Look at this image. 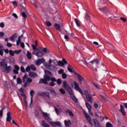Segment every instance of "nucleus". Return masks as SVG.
I'll return each mask as SVG.
<instances>
[{
	"label": "nucleus",
	"mask_w": 127,
	"mask_h": 127,
	"mask_svg": "<svg viewBox=\"0 0 127 127\" xmlns=\"http://www.w3.org/2000/svg\"><path fill=\"white\" fill-rule=\"evenodd\" d=\"M31 46L33 48V50L34 51L33 52V54L34 55H36L37 57H39V58L42 57L43 56H44V53L42 52V51H40L39 49L36 48V46H34L33 45H31Z\"/></svg>",
	"instance_id": "f257e3e1"
},
{
	"label": "nucleus",
	"mask_w": 127,
	"mask_h": 127,
	"mask_svg": "<svg viewBox=\"0 0 127 127\" xmlns=\"http://www.w3.org/2000/svg\"><path fill=\"white\" fill-rule=\"evenodd\" d=\"M23 83H24L23 87L26 88L27 86L30 85V83H32V79L28 77L27 75H24L22 77Z\"/></svg>",
	"instance_id": "f03ea898"
},
{
	"label": "nucleus",
	"mask_w": 127,
	"mask_h": 127,
	"mask_svg": "<svg viewBox=\"0 0 127 127\" xmlns=\"http://www.w3.org/2000/svg\"><path fill=\"white\" fill-rule=\"evenodd\" d=\"M84 95L87 102H90V103H93V97L96 96L95 94H93V95L90 94L87 90L84 91Z\"/></svg>",
	"instance_id": "7ed1b4c3"
},
{
	"label": "nucleus",
	"mask_w": 127,
	"mask_h": 127,
	"mask_svg": "<svg viewBox=\"0 0 127 127\" xmlns=\"http://www.w3.org/2000/svg\"><path fill=\"white\" fill-rule=\"evenodd\" d=\"M44 66L47 69H49L51 71H55L56 70V67H55L54 65H51L47 64V63H44Z\"/></svg>",
	"instance_id": "20e7f679"
},
{
	"label": "nucleus",
	"mask_w": 127,
	"mask_h": 127,
	"mask_svg": "<svg viewBox=\"0 0 127 127\" xmlns=\"http://www.w3.org/2000/svg\"><path fill=\"white\" fill-rule=\"evenodd\" d=\"M73 84L74 85L75 88L76 89V90H77V91H78V92H79V93H80L81 95H84V92H83V91L82 90V89H81V88L79 86V83H78L76 81H74Z\"/></svg>",
	"instance_id": "39448f33"
},
{
	"label": "nucleus",
	"mask_w": 127,
	"mask_h": 127,
	"mask_svg": "<svg viewBox=\"0 0 127 127\" xmlns=\"http://www.w3.org/2000/svg\"><path fill=\"white\" fill-rule=\"evenodd\" d=\"M44 79H41L40 80V83H43L44 84H48L47 81H50V77L47 75H44Z\"/></svg>",
	"instance_id": "423d86ee"
},
{
	"label": "nucleus",
	"mask_w": 127,
	"mask_h": 127,
	"mask_svg": "<svg viewBox=\"0 0 127 127\" xmlns=\"http://www.w3.org/2000/svg\"><path fill=\"white\" fill-rule=\"evenodd\" d=\"M83 114L85 115V118L87 120L88 122L90 124V125H91V126H93L94 124L92 123V118H91V117L88 115V113H87L85 110H83Z\"/></svg>",
	"instance_id": "0eeeda50"
},
{
	"label": "nucleus",
	"mask_w": 127,
	"mask_h": 127,
	"mask_svg": "<svg viewBox=\"0 0 127 127\" xmlns=\"http://www.w3.org/2000/svg\"><path fill=\"white\" fill-rule=\"evenodd\" d=\"M42 114L45 120H47V121H48V122H50V121H52V119L50 117V115H49V114L45 112H42Z\"/></svg>",
	"instance_id": "6e6552de"
},
{
	"label": "nucleus",
	"mask_w": 127,
	"mask_h": 127,
	"mask_svg": "<svg viewBox=\"0 0 127 127\" xmlns=\"http://www.w3.org/2000/svg\"><path fill=\"white\" fill-rule=\"evenodd\" d=\"M38 95L41 97H48V98H50V95L49 92H43L42 93H38Z\"/></svg>",
	"instance_id": "1a4fd4ad"
},
{
	"label": "nucleus",
	"mask_w": 127,
	"mask_h": 127,
	"mask_svg": "<svg viewBox=\"0 0 127 127\" xmlns=\"http://www.w3.org/2000/svg\"><path fill=\"white\" fill-rule=\"evenodd\" d=\"M50 125L52 126V127H61L62 124L60 122H50Z\"/></svg>",
	"instance_id": "9d476101"
},
{
	"label": "nucleus",
	"mask_w": 127,
	"mask_h": 127,
	"mask_svg": "<svg viewBox=\"0 0 127 127\" xmlns=\"http://www.w3.org/2000/svg\"><path fill=\"white\" fill-rule=\"evenodd\" d=\"M3 71L6 73H9L12 68L10 66H7V64H5V66L3 68Z\"/></svg>",
	"instance_id": "9b49d317"
},
{
	"label": "nucleus",
	"mask_w": 127,
	"mask_h": 127,
	"mask_svg": "<svg viewBox=\"0 0 127 127\" xmlns=\"http://www.w3.org/2000/svg\"><path fill=\"white\" fill-rule=\"evenodd\" d=\"M45 63V59L44 58L40 59L39 60H37L35 62L36 65L37 66H39L41 64Z\"/></svg>",
	"instance_id": "f8f14e48"
},
{
	"label": "nucleus",
	"mask_w": 127,
	"mask_h": 127,
	"mask_svg": "<svg viewBox=\"0 0 127 127\" xmlns=\"http://www.w3.org/2000/svg\"><path fill=\"white\" fill-rule=\"evenodd\" d=\"M28 75L31 78H36V77H38V76L36 72H34L33 71H30L28 73Z\"/></svg>",
	"instance_id": "ddd939ff"
},
{
	"label": "nucleus",
	"mask_w": 127,
	"mask_h": 127,
	"mask_svg": "<svg viewBox=\"0 0 127 127\" xmlns=\"http://www.w3.org/2000/svg\"><path fill=\"white\" fill-rule=\"evenodd\" d=\"M67 61H66V60L65 59H63V62L61 61H59L58 66H62V67H63L64 66V65H65V64H67Z\"/></svg>",
	"instance_id": "4468645a"
},
{
	"label": "nucleus",
	"mask_w": 127,
	"mask_h": 127,
	"mask_svg": "<svg viewBox=\"0 0 127 127\" xmlns=\"http://www.w3.org/2000/svg\"><path fill=\"white\" fill-rule=\"evenodd\" d=\"M74 75L77 77L78 79L79 80L80 83L82 84V81H84V78L78 73H74Z\"/></svg>",
	"instance_id": "2eb2a0df"
},
{
	"label": "nucleus",
	"mask_w": 127,
	"mask_h": 127,
	"mask_svg": "<svg viewBox=\"0 0 127 127\" xmlns=\"http://www.w3.org/2000/svg\"><path fill=\"white\" fill-rule=\"evenodd\" d=\"M17 38V34L15 33L12 35L11 37H10L9 39L10 40V41H12V42H14V41H15V39H16Z\"/></svg>",
	"instance_id": "dca6fc26"
},
{
	"label": "nucleus",
	"mask_w": 127,
	"mask_h": 127,
	"mask_svg": "<svg viewBox=\"0 0 127 127\" xmlns=\"http://www.w3.org/2000/svg\"><path fill=\"white\" fill-rule=\"evenodd\" d=\"M35 93V92H34L33 90H31L30 92V95L31 96V101L30 103V106H31L32 105L33 95H34Z\"/></svg>",
	"instance_id": "f3484780"
},
{
	"label": "nucleus",
	"mask_w": 127,
	"mask_h": 127,
	"mask_svg": "<svg viewBox=\"0 0 127 127\" xmlns=\"http://www.w3.org/2000/svg\"><path fill=\"white\" fill-rule=\"evenodd\" d=\"M63 84V87L64 89H65V90H66L67 89H68V88L70 87V86L68 85V82L66 80L64 81Z\"/></svg>",
	"instance_id": "a211bd4d"
},
{
	"label": "nucleus",
	"mask_w": 127,
	"mask_h": 127,
	"mask_svg": "<svg viewBox=\"0 0 127 127\" xmlns=\"http://www.w3.org/2000/svg\"><path fill=\"white\" fill-rule=\"evenodd\" d=\"M18 70H19V67L17 65H15L14 69L13 70V72L14 74H18Z\"/></svg>",
	"instance_id": "6ab92c4d"
},
{
	"label": "nucleus",
	"mask_w": 127,
	"mask_h": 127,
	"mask_svg": "<svg viewBox=\"0 0 127 127\" xmlns=\"http://www.w3.org/2000/svg\"><path fill=\"white\" fill-rule=\"evenodd\" d=\"M93 122L94 123V126L95 127H101V126L100 125V123H99V122L96 119H93Z\"/></svg>",
	"instance_id": "aec40b11"
},
{
	"label": "nucleus",
	"mask_w": 127,
	"mask_h": 127,
	"mask_svg": "<svg viewBox=\"0 0 127 127\" xmlns=\"http://www.w3.org/2000/svg\"><path fill=\"white\" fill-rule=\"evenodd\" d=\"M54 26L57 30H59L60 32H61V26L59 24L55 23Z\"/></svg>",
	"instance_id": "412c9836"
},
{
	"label": "nucleus",
	"mask_w": 127,
	"mask_h": 127,
	"mask_svg": "<svg viewBox=\"0 0 127 127\" xmlns=\"http://www.w3.org/2000/svg\"><path fill=\"white\" fill-rule=\"evenodd\" d=\"M120 112L123 114L124 116H126V111H125V108H124V106L123 105H120Z\"/></svg>",
	"instance_id": "4be33fe9"
},
{
	"label": "nucleus",
	"mask_w": 127,
	"mask_h": 127,
	"mask_svg": "<svg viewBox=\"0 0 127 127\" xmlns=\"http://www.w3.org/2000/svg\"><path fill=\"white\" fill-rule=\"evenodd\" d=\"M11 121V115L9 112L7 113L6 121L10 122Z\"/></svg>",
	"instance_id": "5701e85b"
},
{
	"label": "nucleus",
	"mask_w": 127,
	"mask_h": 127,
	"mask_svg": "<svg viewBox=\"0 0 127 127\" xmlns=\"http://www.w3.org/2000/svg\"><path fill=\"white\" fill-rule=\"evenodd\" d=\"M66 91H67L68 94H69L70 96H71L72 95H74V92L73 90H72V89L70 87H69L67 89H66Z\"/></svg>",
	"instance_id": "b1692460"
},
{
	"label": "nucleus",
	"mask_w": 127,
	"mask_h": 127,
	"mask_svg": "<svg viewBox=\"0 0 127 127\" xmlns=\"http://www.w3.org/2000/svg\"><path fill=\"white\" fill-rule=\"evenodd\" d=\"M7 64H5V61L3 59L2 61L0 62V65L1 67H2V68L4 67L5 65H7Z\"/></svg>",
	"instance_id": "393cba45"
},
{
	"label": "nucleus",
	"mask_w": 127,
	"mask_h": 127,
	"mask_svg": "<svg viewBox=\"0 0 127 127\" xmlns=\"http://www.w3.org/2000/svg\"><path fill=\"white\" fill-rule=\"evenodd\" d=\"M45 73L46 75L45 76H48V77H52L53 75H52V73L48 70H45Z\"/></svg>",
	"instance_id": "a878e982"
},
{
	"label": "nucleus",
	"mask_w": 127,
	"mask_h": 127,
	"mask_svg": "<svg viewBox=\"0 0 127 127\" xmlns=\"http://www.w3.org/2000/svg\"><path fill=\"white\" fill-rule=\"evenodd\" d=\"M55 110L58 116H59V115H60V113L62 112V110H61V109H58L56 107H55Z\"/></svg>",
	"instance_id": "bb28decb"
},
{
	"label": "nucleus",
	"mask_w": 127,
	"mask_h": 127,
	"mask_svg": "<svg viewBox=\"0 0 127 127\" xmlns=\"http://www.w3.org/2000/svg\"><path fill=\"white\" fill-rule=\"evenodd\" d=\"M24 11H23L21 13V15L24 17V18H26L27 17V16L26 15V10H25V8L23 7Z\"/></svg>",
	"instance_id": "cd10ccee"
},
{
	"label": "nucleus",
	"mask_w": 127,
	"mask_h": 127,
	"mask_svg": "<svg viewBox=\"0 0 127 127\" xmlns=\"http://www.w3.org/2000/svg\"><path fill=\"white\" fill-rule=\"evenodd\" d=\"M85 12V14L84 16L85 18L86 19V20H89L91 18V16H90V15L89 14V12Z\"/></svg>",
	"instance_id": "c85d7f7f"
},
{
	"label": "nucleus",
	"mask_w": 127,
	"mask_h": 127,
	"mask_svg": "<svg viewBox=\"0 0 127 127\" xmlns=\"http://www.w3.org/2000/svg\"><path fill=\"white\" fill-rule=\"evenodd\" d=\"M26 56L29 60L32 58V55H31V53L29 51L27 52V55Z\"/></svg>",
	"instance_id": "c756f323"
},
{
	"label": "nucleus",
	"mask_w": 127,
	"mask_h": 127,
	"mask_svg": "<svg viewBox=\"0 0 127 127\" xmlns=\"http://www.w3.org/2000/svg\"><path fill=\"white\" fill-rule=\"evenodd\" d=\"M70 98L72 99V100H73L74 102H75V103H78V99H77L76 97L74 96V94H72L71 95H70Z\"/></svg>",
	"instance_id": "7c9ffc66"
},
{
	"label": "nucleus",
	"mask_w": 127,
	"mask_h": 127,
	"mask_svg": "<svg viewBox=\"0 0 127 127\" xmlns=\"http://www.w3.org/2000/svg\"><path fill=\"white\" fill-rule=\"evenodd\" d=\"M51 93L54 96V97H56L57 95H58V93H57L56 92H55V90L53 89H50Z\"/></svg>",
	"instance_id": "2f4dec72"
},
{
	"label": "nucleus",
	"mask_w": 127,
	"mask_h": 127,
	"mask_svg": "<svg viewBox=\"0 0 127 127\" xmlns=\"http://www.w3.org/2000/svg\"><path fill=\"white\" fill-rule=\"evenodd\" d=\"M42 126L43 127H50V126L49 125L47 124L44 121H42Z\"/></svg>",
	"instance_id": "473e14b6"
},
{
	"label": "nucleus",
	"mask_w": 127,
	"mask_h": 127,
	"mask_svg": "<svg viewBox=\"0 0 127 127\" xmlns=\"http://www.w3.org/2000/svg\"><path fill=\"white\" fill-rule=\"evenodd\" d=\"M90 63L91 64H94V63H95L96 64H99V60H98V59H94V60H93V61H91V62H90Z\"/></svg>",
	"instance_id": "72a5a7b5"
},
{
	"label": "nucleus",
	"mask_w": 127,
	"mask_h": 127,
	"mask_svg": "<svg viewBox=\"0 0 127 127\" xmlns=\"http://www.w3.org/2000/svg\"><path fill=\"white\" fill-rule=\"evenodd\" d=\"M65 113H66V114H68V115L70 116V117H74V114H73V113L72 112V111H69V110H66L65 111Z\"/></svg>",
	"instance_id": "f704fd0d"
},
{
	"label": "nucleus",
	"mask_w": 127,
	"mask_h": 127,
	"mask_svg": "<svg viewBox=\"0 0 127 127\" xmlns=\"http://www.w3.org/2000/svg\"><path fill=\"white\" fill-rule=\"evenodd\" d=\"M42 51L44 52L46 54H47L48 53H50V52L46 48H43Z\"/></svg>",
	"instance_id": "c9c22d12"
},
{
	"label": "nucleus",
	"mask_w": 127,
	"mask_h": 127,
	"mask_svg": "<svg viewBox=\"0 0 127 127\" xmlns=\"http://www.w3.org/2000/svg\"><path fill=\"white\" fill-rule=\"evenodd\" d=\"M5 86L7 89H10V84L9 82L5 81Z\"/></svg>",
	"instance_id": "e433bc0d"
},
{
	"label": "nucleus",
	"mask_w": 127,
	"mask_h": 127,
	"mask_svg": "<svg viewBox=\"0 0 127 127\" xmlns=\"http://www.w3.org/2000/svg\"><path fill=\"white\" fill-rule=\"evenodd\" d=\"M30 67L31 70H33V71H36V67H35V65H34V64H31L30 65Z\"/></svg>",
	"instance_id": "4c0bfd02"
},
{
	"label": "nucleus",
	"mask_w": 127,
	"mask_h": 127,
	"mask_svg": "<svg viewBox=\"0 0 127 127\" xmlns=\"http://www.w3.org/2000/svg\"><path fill=\"white\" fill-rule=\"evenodd\" d=\"M53 63L55 65H56V66H58L59 65V62L57 60H54L53 61Z\"/></svg>",
	"instance_id": "58836bf2"
},
{
	"label": "nucleus",
	"mask_w": 127,
	"mask_h": 127,
	"mask_svg": "<svg viewBox=\"0 0 127 127\" xmlns=\"http://www.w3.org/2000/svg\"><path fill=\"white\" fill-rule=\"evenodd\" d=\"M85 105L88 110H91V109H92V107L89 104V103L86 102Z\"/></svg>",
	"instance_id": "ea45409f"
},
{
	"label": "nucleus",
	"mask_w": 127,
	"mask_h": 127,
	"mask_svg": "<svg viewBox=\"0 0 127 127\" xmlns=\"http://www.w3.org/2000/svg\"><path fill=\"white\" fill-rule=\"evenodd\" d=\"M74 20L77 26H78V27H80V24L79 23V21L78 20V19L75 18Z\"/></svg>",
	"instance_id": "a19ab883"
},
{
	"label": "nucleus",
	"mask_w": 127,
	"mask_h": 127,
	"mask_svg": "<svg viewBox=\"0 0 127 127\" xmlns=\"http://www.w3.org/2000/svg\"><path fill=\"white\" fill-rule=\"evenodd\" d=\"M56 82L58 85H61L62 84V80L60 78L58 79Z\"/></svg>",
	"instance_id": "79ce46f5"
},
{
	"label": "nucleus",
	"mask_w": 127,
	"mask_h": 127,
	"mask_svg": "<svg viewBox=\"0 0 127 127\" xmlns=\"http://www.w3.org/2000/svg\"><path fill=\"white\" fill-rule=\"evenodd\" d=\"M16 81H17V84H21V83H22V80H21V79L19 78H17L16 79Z\"/></svg>",
	"instance_id": "37998d69"
},
{
	"label": "nucleus",
	"mask_w": 127,
	"mask_h": 127,
	"mask_svg": "<svg viewBox=\"0 0 127 127\" xmlns=\"http://www.w3.org/2000/svg\"><path fill=\"white\" fill-rule=\"evenodd\" d=\"M20 43H21V40H20V37H19L18 40L16 41V45H19Z\"/></svg>",
	"instance_id": "c03bdc74"
},
{
	"label": "nucleus",
	"mask_w": 127,
	"mask_h": 127,
	"mask_svg": "<svg viewBox=\"0 0 127 127\" xmlns=\"http://www.w3.org/2000/svg\"><path fill=\"white\" fill-rule=\"evenodd\" d=\"M9 54L11 56H14V51L12 50L9 51Z\"/></svg>",
	"instance_id": "a18cd8bd"
},
{
	"label": "nucleus",
	"mask_w": 127,
	"mask_h": 127,
	"mask_svg": "<svg viewBox=\"0 0 127 127\" xmlns=\"http://www.w3.org/2000/svg\"><path fill=\"white\" fill-rule=\"evenodd\" d=\"M45 24L47 26H51V25H52V24H51V22H49V21H46Z\"/></svg>",
	"instance_id": "49530a36"
},
{
	"label": "nucleus",
	"mask_w": 127,
	"mask_h": 127,
	"mask_svg": "<svg viewBox=\"0 0 127 127\" xmlns=\"http://www.w3.org/2000/svg\"><path fill=\"white\" fill-rule=\"evenodd\" d=\"M60 91L61 93L63 94V95H65L66 92H65V90L63 88H61L60 89Z\"/></svg>",
	"instance_id": "de8ad7c7"
},
{
	"label": "nucleus",
	"mask_w": 127,
	"mask_h": 127,
	"mask_svg": "<svg viewBox=\"0 0 127 127\" xmlns=\"http://www.w3.org/2000/svg\"><path fill=\"white\" fill-rule=\"evenodd\" d=\"M20 52H21V50H20V49L18 50H15V51H14V53L15 54H19V53H20Z\"/></svg>",
	"instance_id": "09e8293b"
},
{
	"label": "nucleus",
	"mask_w": 127,
	"mask_h": 127,
	"mask_svg": "<svg viewBox=\"0 0 127 127\" xmlns=\"http://www.w3.org/2000/svg\"><path fill=\"white\" fill-rule=\"evenodd\" d=\"M71 68H72V66L69 65V67H67L68 71H69V72H70V73H73V70H72Z\"/></svg>",
	"instance_id": "8fccbe9b"
},
{
	"label": "nucleus",
	"mask_w": 127,
	"mask_h": 127,
	"mask_svg": "<svg viewBox=\"0 0 127 127\" xmlns=\"http://www.w3.org/2000/svg\"><path fill=\"white\" fill-rule=\"evenodd\" d=\"M11 3H12L14 7H16V6H17V2H16V1H13L11 2Z\"/></svg>",
	"instance_id": "3c124183"
},
{
	"label": "nucleus",
	"mask_w": 127,
	"mask_h": 127,
	"mask_svg": "<svg viewBox=\"0 0 127 127\" xmlns=\"http://www.w3.org/2000/svg\"><path fill=\"white\" fill-rule=\"evenodd\" d=\"M99 10H101V11H107V7H104L103 8H100Z\"/></svg>",
	"instance_id": "603ef678"
},
{
	"label": "nucleus",
	"mask_w": 127,
	"mask_h": 127,
	"mask_svg": "<svg viewBox=\"0 0 127 127\" xmlns=\"http://www.w3.org/2000/svg\"><path fill=\"white\" fill-rule=\"evenodd\" d=\"M30 69H31L30 66L28 65L25 68L26 72H29V71H30Z\"/></svg>",
	"instance_id": "864d4df0"
},
{
	"label": "nucleus",
	"mask_w": 127,
	"mask_h": 127,
	"mask_svg": "<svg viewBox=\"0 0 127 127\" xmlns=\"http://www.w3.org/2000/svg\"><path fill=\"white\" fill-rule=\"evenodd\" d=\"M62 78L63 79H66L67 78V74L65 73H63L62 74Z\"/></svg>",
	"instance_id": "5fc2aeb1"
},
{
	"label": "nucleus",
	"mask_w": 127,
	"mask_h": 127,
	"mask_svg": "<svg viewBox=\"0 0 127 127\" xmlns=\"http://www.w3.org/2000/svg\"><path fill=\"white\" fill-rule=\"evenodd\" d=\"M106 127H113V125L111 123L107 122L106 123Z\"/></svg>",
	"instance_id": "6e6d98bb"
},
{
	"label": "nucleus",
	"mask_w": 127,
	"mask_h": 127,
	"mask_svg": "<svg viewBox=\"0 0 127 127\" xmlns=\"http://www.w3.org/2000/svg\"><path fill=\"white\" fill-rule=\"evenodd\" d=\"M58 72L59 74H63V73H64V69H61Z\"/></svg>",
	"instance_id": "4d7b16f0"
},
{
	"label": "nucleus",
	"mask_w": 127,
	"mask_h": 127,
	"mask_svg": "<svg viewBox=\"0 0 127 127\" xmlns=\"http://www.w3.org/2000/svg\"><path fill=\"white\" fill-rule=\"evenodd\" d=\"M20 70L21 72H23V73H25V69L23 66H21L20 67Z\"/></svg>",
	"instance_id": "13d9d810"
},
{
	"label": "nucleus",
	"mask_w": 127,
	"mask_h": 127,
	"mask_svg": "<svg viewBox=\"0 0 127 127\" xmlns=\"http://www.w3.org/2000/svg\"><path fill=\"white\" fill-rule=\"evenodd\" d=\"M50 80H51L52 82H53L57 81L56 78H55V77L50 78Z\"/></svg>",
	"instance_id": "bf43d9fd"
},
{
	"label": "nucleus",
	"mask_w": 127,
	"mask_h": 127,
	"mask_svg": "<svg viewBox=\"0 0 127 127\" xmlns=\"http://www.w3.org/2000/svg\"><path fill=\"white\" fill-rule=\"evenodd\" d=\"M49 85L52 87H54L55 86V83L52 81L49 83Z\"/></svg>",
	"instance_id": "052dcab7"
},
{
	"label": "nucleus",
	"mask_w": 127,
	"mask_h": 127,
	"mask_svg": "<svg viewBox=\"0 0 127 127\" xmlns=\"http://www.w3.org/2000/svg\"><path fill=\"white\" fill-rule=\"evenodd\" d=\"M6 46H7V47H12V45L10 43L7 42Z\"/></svg>",
	"instance_id": "680f3d73"
},
{
	"label": "nucleus",
	"mask_w": 127,
	"mask_h": 127,
	"mask_svg": "<svg viewBox=\"0 0 127 127\" xmlns=\"http://www.w3.org/2000/svg\"><path fill=\"white\" fill-rule=\"evenodd\" d=\"M121 19L122 20V21H124V22H127V19H126V18L122 17H121Z\"/></svg>",
	"instance_id": "e2e57ef3"
},
{
	"label": "nucleus",
	"mask_w": 127,
	"mask_h": 127,
	"mask_svg": "<svg viewBox=\"0 0 127 127\" xmlns=\"http://www.w3.org/2000/svg\"><path fill=\"white\" fill-rule=\"evenodd\" d=\"M12 16H13L14 17H15V18H18V17L17 16V15L16 13H12Z\"/></svg>",
	"instance_id": "0e129e2a"
},
{
	"label": "nucleus",
	"mask_w": 127,
	"mask_h": 127,
	"mask_svg": "<svg viewBox=\"0 0 127 127\" xmlns=\"http://www.w3.org/2000/svg\"><path fill=\"white\" fill-rule=\"evenodd\" d=\"M0 27H1L2 28L4 27V23L3 22H1L0 23Z\"/></svg>",
	"instance_id": "69168bd1"
},
{
	"label": "nucleus",
	"mask_w": 127,
	"mask_h": 127,
	"mask_svg": "<svg viewBox=\"0 0 127 127\" xmlns=\"http://www.w3.org/2000/svg\"><path fill=\"white\" fill-rule=\"evenodd\" d=\"M94 86H95L96 89H100V87H99V85H98V84H97L96 83H93Z\"/></svg>",
	"instance_id": "338daca9"
},
{
	"label": "nucleus",
	"mask_w": 127,
	"mask_h": 127,
	"mask_svg": "<svg viewBox=\"0 0 127 127\" xmlns=\"http://www.w3.org/2000/svg\"><path fill=\"white\" fill-rule=\"evenodd\" d=\"M94 107L95 109H98V108H99V105L97 103H94Z\"/></svg>",
	"instance_id": "774afa93"
}]
</instances>
